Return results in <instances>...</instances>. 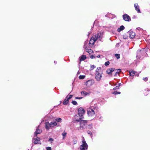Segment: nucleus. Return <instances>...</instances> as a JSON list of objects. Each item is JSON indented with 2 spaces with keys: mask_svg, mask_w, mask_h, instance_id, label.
I'll return each mask as SVG.
<instances>
[{
  "mask_svg": "<svg viewBox=\"0 0 150 150\" xmlns=\"http://www.w3.org/2000/svg\"><path fill=\"white\" fill-rule=\"evenodd\" d=\"M81 93L82 95H84V96H86L89 94L88 93L86 92L85 91H81Z\"/></svg>",
  "mask_w": 150,
  "mask_h": 150,
  "instance_id": "nucleus-22",
  "label": "nucleus"
},
{
  "mask_svg": "<svg viewBox=\"0 0 150 150\" xmlns=\"http://www.w3.org/2000/svg\"><path fill=\"white\" fill-rule=\"evenodd\" d=\"M115 69L114 68H111V69H108L106 70V73L108 74H110L112 73V72H114Z\"/></svg>",
  "mask_w": 150,
  "mask_h": 150,
  "instance_id": "nucleus-11",
  "label": "nucleus"
},
{
  "mask_svg": "<svg viewBox=\"0 0 150 150\" xmlns=\"http://www.w3.org/2000/svg\"><path fill=\"white\" fill-rule=\"evenodd\" d=\"M103 33H101L100 32H99L97 34L93 35V37L95 39H96V40H97L98 39L101 38L103 37Z\"/></svg>",
  "mask_w": 150,
  "mask_h": 150,
  "instance_id": "nucleus-5",
  "label": "nucleus"
},
{
  "mask_svg": "<svg viewBox=\"0 0 150 150\" xmlns=\"http://www.w3.org/2000/svg\"><path fill=\"white\" fill-rule=\"evenodd\" d=\"M121 71V69H116L115 70L114 72H115V74H114V76H116L117 74H119Z\"/></svg>",
  "mask_w": 150,
  "mask_h": 150,
  "instance_id": "nucleus-14",
  "label": "nucleus"
},
{
  "mask_svg": "<svg viewBox=\"0 0 150 150\" xmlns=\"http://www.w3.org/2000/svg\"><path fill=\"white\" fill-rule=\"evenodd\" d=\"M101 68L100 67H98L96 70V72H103L102 71H101Z\"/></svg>",
  "mask_w": 150,
  "mask_h": 150,
  "instance_id": "nucleus-24",
  "label": "nucleus"
},
{
  "mask_svg": "<svg viewBox=\"0 0 150 150\" xmlns=\"http://www.w3.org/2000/svg\"><path fill=\"white\" fill-rule=\"evenodd\" d=\"M135 36V33L133 31H130L129 32V37L130 38H133Z\"/></svg>",
  "mask_w": 150,
  "mask_h": 150,
  "instance_id": "nucleus-13",
  "label": "nucleus"
},
{
  "mask_svg": "<svg viewBox=\"0 0 150 150\" xmlns=\"http://www.w3.org/2000/svg\"><path fill=\"white\" fill-rule=\"evenodd\" d=\"M53 141H54V139L52 138H50L49 139V141H51V142H53Z\"/></svg>",
  "mask_w": 150,
  "mask_h": 150,
  "instance_id": "nucleus-38",
  "label": "nucleus"
},
{
  "mask_svg": "<svg viewBox=\"0 0 150 150\" xmlns=\"http://www.w3.org/2000/svg\"><path fill=\"white\" fill-rule=\"evenodd\" d=\"M42 130L40 129L39 128H38V127L36 129V131L35 132V135L37 137H37V135L38 134H40L42 132Z\"/></svg>",
  "mask_w": 150,
  "mask_h": 150,
  "instance_id": "nucleus-12",
  "label": "nucleus"
},
{
  "mask_svg": "<svg viewBox=\"0 0 150 150\" xmlns=\"http://www.w3.org/2000/svg\"><path fill=\"white\" fill-rule=\"evenodd\" d=\"M38 139L37 138H35L34 139V141L33 142L35 144H38V141L40 140V138H38Z\"/></svg>",
  "mask_w": 150,
  "mask_h": 150,
  "instance_id": "nucleus-20",
  "label": "nucleus"
},
{
  "mask_svg": "<svg viewBox=\"0 0 150 150\" xmlns=\"http://www.w3.org/2000/svg\"><path fill=\"white\" fill-rule=\"evenodd\" d=\"M134 7L135 10L137 11L138 13H141V12L139 8V7L138 4L135 3L134 4Z\"/></svg>",
  "mask_w": 150,
  "mask_h": 150,
  "instance_id": "nucleus-10",
  "label": "nucleus"
},
{
  "mask_svg": "<svg viewBox=\"0 0 150 150\" xmlns=\"http://www.w3.org/2000/svg\"><path fill=\"white\" fill-rule=\"evenodd\" d=\"M110 64V62L109 61H107L105 62V65L106 66Z\"/></svg>",
  "mask_w": 150,
  "mask_h": 150,
  "instance_id": "nucleus-35",
  "label": "nucleus"
},
{
  "mask_svg": "<svg viewBox=\"0 0 150 150\" xmlns=\"http://www.w3.org/2000/svg\"><path fill=\"white\" fill-rule=\"evenodd\" d=\"M90 57L91 59H93L95 57V55H91L90 56Z\"/></svg>",
  "mask_w": 150,
  "mask_h": 150,
  "instance_id": "nucleus-41",
  "label": "nucleus"
},
{
  "mask_svg": "<svg viewBox=\"0 0 150 150\" xmlns=\"http://www.w3.org/2000/svg\"><path fill=\"white\" fill-rule=\"evenodd\" d=\"M62 135L63 136V138L64 139L65 137H66L67 135V133L64 132V133H62Z\"/></svg>",
  "mask_w": 150,
  "mask_h": 150,
  "instance_id": "nucleus-34",
  "label": "nucleus"
},
{
  "mask_svg": "<svg viewBox=\"0 0 150 150\" xmlns=\"http://www.w3.org/2000/svg\"><path fill=\"white\" fill-rule=\"evenodd\" d=\"M87 114L89 116L92 117L95 116V112L94 110L92 108H89L88 109Z\"/></svg>",
  "mask_w": 150,
  "mask_h": 150,
  "instance_id": "nucleus-4",
  "label": "nucleus"
},
{
  "mask_svg": "<svg viewBox=\"0 0 150 150\" xmlns=\"http://www.w3.org/2000/svg\"><path fill=\"white\" fill-rule=\"evenodd\" d=\"M129 74L130 76H133L135 74V72L134 71H130L129 72Z\"/></svg>",
  "mask_w": 150,
  "mask_h": 150,
  "instance_id": "nucleus-23",
  "label": "nucleus"
},
{
  "mask_svg": "<svg viewBox=\"0 0 150 150\" xmlns=\"http://www.w3.org/2000/svg\"><path fill=\"white\" fill-rule=\"evenodd\" d=\"M93 83V81L92 80H88L86 82V86H87L88 87H89L92 85Z\"/></svg>",
  "mask_w": 150,
  "mask_h": 150,
  "instance_id": "nucleus-9",
  "label": "nucleus"
},
{
  "mask_svg": "<svg viewBox=\"0 0 150 150\" xmlns=\"http://www.w3.org/2000/svg\"><path fill=\"white\" fill-rule=\"evenodd\" d=\"M120 83H119L118 84L119 85L116 86L115 87H114L113 88V89L114 90H116L117 89H119L120 88Z\"/></svg>",
  "mask_w": 150,
  "mask_h": 150,
  "instance_id": "nucleus-25",
  "label": "nucleus"
},
{
  "mask_svg": "<svg viewBox=\"0 0 150 150\" xmlns=\"http://www.w3.org/2000/svg\"><path fill=\"white\" fill-rule=\"evenodd\" d=\"M115 56L117 59H118L120 58V55L119 54H115Z\"/></svg>",
  "mask_w": 150,
  "mask_h": 150,
  "instance_id": "nucleus-33",
  "label": "nucleus"
},
{
  "mask_svg": "<svg viewBox=\"0 0 150 150\" xmlns=\"http://www.w3.org/2000/svg\"><path fill=\"white\" fill-rule=\"evenodd\" d=\"M49 124L48 122H46L45 123V127L46 129H47L49 128Z\"/></svg>",
  "mask_w": 150,
  "mask_h": 150,
  "instance_id": "nucleus-19",
  "label": "nucleus"
},
{
  "mask_svg": "<svg viewBox=\"0 0 150 150\" xmlns=\"http://www.w3.org/2000/svg\"><path fill=\"white\" fill-rule=\"evenodd\" d=\"M125 28L123 25H122L117 29V31L118 32H120L121 31L124 29Z\"/></svg>",
  "mask_w": 150,
  "mask_h": 150,
  "instance_id": "nucleus-16",
  "label": "nucleus"
},
{
  "mask_svg": "<svg viewBox=\"0 0 150 150\" xmlns=\"http://www.w3.org/2000/svg\"><path fill=\"white\" fill-rule=\"evenodd\" d=\"M71 103L74 105H76L77 104V102L75 100L72 101Z\"/></svg>",
  "mask_w": 150,
  "mask_h": 150,
  "instance_id": "nucleus-31",
  "label": "nucleus"
},
{
  "mask_svg": "<svg viewBox=\"0 0 150 150\" xmlns=\"http://www.w3.org/2000/svg\"><path fill=\"white\" fill-rule=\"evenodd\" d=\"M100 54H98V55L97 56V57L98 58H100Z\"/></svg>",
  "mask_w": 150,
  "mask_h": 150,
  "instance_id": "nucleus-42",
  "label": "nucleus"
},
{
  "mask_svg": "<svg viewBox=\"0 0 150 150\" xmlns=\"http://www.w3.org/2000/svg\"><path fill=\"white\" fill-rule=\"evenodd\" d=\"M85 112L84 110L82 107L79 108L78 109V114L80 117L79 119L76 120V121L77 122H79L80 120L83 118V115H84Z\"/></svg>",
  "mask_w": 150,
  "mask_h": 150,
  "instance_id": "nucleus-1",
  "label": "nucleus"
},
{
  "mask_svg": "<svg viewBox=\"0 0 150 150\" xmlns=\"http://www.w3.org/2000/svg\"><path fill=\"white\" fill-rule=\"evenodd\" d=\"M83 98V97H76L75 98L76 99H81L82 98Z\"/></svg>",
  "mask_w": 150,
  "mask_h": 150,
  "instance_id": "nucleus-39",
  "label": "nucleus"
},
{
  "mask_svg": "<svg viewBox=\"0 0 150 150\" xmlns=\"http://www.w3.org/2000/svg\"><path fill=\"white\" fill-rule=\"evenodd\" d=\"M83 140L82 141V144L80 146V150H87L88 146L86 143L84 137H83Z\"/></svg>",
  "mask_w": 150,
  "mask_h": 150,
  "instance_id": "nucleus-2",
  "label": "nucleus"
},
{
  "mask_svg": "<svg viewBox=\"0 0 150 150\" xmlns=\"http://www.w3.org/2000/svg\"><path fill=\"white\" fill-rule=\"evenodd\" d=\"M55 120H56V121H57L58 122H60L62 121V119H61L60 118H57V119H55Z\"/></svg>",
  "mask_w": 150,
  "mask_h": 150,
  "instance_id": "nucleus-29",
  "label": "nucleus"
},
{
  "mask_svg": "<svg viewBox=\"0 0 150 150\" xmlns=\"http://www.w3.org/2000/svg\"><path fill=\"white\" fill-rule=\"evenodd\" d=\"M103 72H96L95 74V78L97 81H100L101 79Z\"/></svg>",
  "mask_w": 150,
  "mask_h": 150,
  "instance_id": "nucleus-3",
  "label": "nucleus"
},
{
  "mask_svg": "<svg viewBox=\"0 0 150 150\" xmlns=\"http://www.w3.org/2000/svg\"><path fill=\"white\" fill-rule=\"evenodd\" d=\"M57 123L56 122H51L49 124V126L50 127H54L56 125Z\"/></svg>",
  "mask_w": 150,
  "mask_h": 150,
  "instance_id": "nucleus-15",
  "label": "nucleus"
},
{
  "mask_svg": "<svg viewBox=\"0 0 150 150\" xmlns=\"http://www.w3.org/2000/svg\"><path fill=\"white\" fill-rule=\"evenodd\" d=\"M85 77L84 75H80L79 76V78L80 79H84Z\"/></svg>",
  "mask_w": 150,
  "mask_h": 150,
  "instance_id": "nucleus-27",
  "label": "nucleus"
},
{
  "mask_svg": "<svg viewBox=\"0 0 150 150\" xmlns=\"http://www.w3.org/2000/svg\"><path fill=\"white\" fill-rule=\"evenodd\" d=\"M120 93H121L120 92H118V91H115L112 93L113 94H115V95L119 94H120Z\"/></svg>",
  "mask_w": 150,
  "mask_h": 150,
  "instance_id": "nucleus-28",
  "label": "nucleus"
},
{
  "mask_svg": "<svg viewBox=\"0 0 150 150\" xmlns=\"http://www.w3.org/2000/svg\"><path fill=\"white\" fill-rule=\"evenodd\" d=\"M85 50L86 52H87L90 54L92 53L93 52V51L92 50H91V49H89L88 48H87V47L86 48Z\"/></svg>",
  "mask_w": 150,
  "mask_h": 150,
  "instance_id": "nucleus-18",
  "label": "nucleus"
},
{
  "mask_svg": "<svg viewBox=\"0 0 150 150\" xmlns=\"http://www.w3.org/2000/svg\"><path fill=\"white\" fill-rule=\"evenodd\" d=\"M143 79L145 81H148V78L147 77L144 78Z\"/></svg>",
  "mask_w": 150,
  "mask_h": 150,
  "instance_id": "nucleus-36",
  "label": "nucleus"
},
{
  "mask_svg": "<svg viewBox=\"0 0 150 150\" xmlns=\"http://www.w3.org/2000/svg\"><path fill=\"white\" fill-rule=\"evenodd\" d=\"M88 134H90L91 135L92 134L91 132H90V133L89 132V133H88Z\"/></svg>",
  "mask_w": 150,
  "mask_h": 150,
  "instance_id": "nucleus-43",
  "label": "nucleus"
},
{
  "mask_svg": "<svg viewBox=\"0 0 150 150\" xmlns=\"http://www.w3.org/2000/svg\"><path fill=\"white\" fill-rule=\"evenodd\" d=\"M77 142V141L76 139H74L72 141L73 144L74 145L76 144Z\"/></svg>",
  "mask_w": 150,
  "mask_h": 150,
  "instance_id": "nucleus-32",
  "label": "nucleus"
},
{
  "mask_svg": "<svg viewBox=\"0 0 150 150\" xmlns=\"http://www.w3.org/2000/svg\"><path fill=\"white\" fill-rule=\"evenodd\" d=\"M69 100H68L67 99H65L64 101H63V104L64 105H67L69 103Z\"/></svg>",
  "mask_w": 150,
  "mask_h": 150,
  "instance_id": "nucleus-21",
  "label": "nucleus"
},
{
  "mask_svg": "<svg viewBox=\"0 0 150 150\" xmlns=\"http://www.w3.org/2000/svg\"><path fill=\"white\" fill-rule=\"evenodd\" d=\"M86 58V55H82L81 57H80L79 58L80 59V62H81L82 61H83L85 60Z\"/></svg>",
  "mask_w": 150,
  "mask_h": 150,
  "instance_id": "nucleus-17",
  "label": "nucleus"
},
{
  "mask_svg": "<svg viewBox=\"0 0 150 150\" xmlns=\"http://www.w3.org/2000/svg\"><path fill=\"white\" fill-rule=\"evenodd\" d=\"M46 149L47 150H52L51 147H47Z\"/></svg>",
  "mask_w": 150,
  "mask_h": 150,
  "instance_id": "nucleus-40",
  "label": "nucleus"
},
{
  "mask_svg": "<svg viewBox=\"0 0 150 150\" xmlns=\"http://www.w3.org/2000/svg\"><path fill=\"white\" fill-rule=\"evenodd\" d=\"M96 39L92 36L90 40L89 45L90 46H92L94 45L95 42L96 41Z\"/></svg>",
  "mask_w": 150,
  "mask_h": 150,
  "instance_id": "nucleus-8",
  "label": "nucleus"
},
{
  "mask_svg": "<svg viewBox=\"0 0 150 150\" xmlns=\"http://www.w3.org/2000/svg\"><path fill=\"white\" fill-rule=\"evenodd\" d=\"M68 95L67 96L66 98L68 100H69L72 97L73 95H70L69 96V97H68Z\"/></svg>",
  "mask_w": 150,
  "mask_h": 150,
  "instance_id": "nucleus-26",
  "label": "nucleus"
},
{
  "mask_svg": "<svg viewBox=\"0 0 150 150\" xmlns=\"http://www.w3.org/2000/svg\"><path fill=\"white\" fill-rule=\"evenodd\" d=\"M123 20L125 21H131L130 17L127 14H125L122 16Z\"/></svg>",
  "mask_w": 150,
  "mask_h": 150,
  "instance_id": "nucleus-6",
  "label": "nucleus"
},
{
  "mask_svg": "<svg viewBox=\"0 0 150 150\" xmlns=\"http://www.w3.org/2000/svg\"><path fill=\"white\" fill-rule=\"evenodd\" d=\"M96 67L94 65H91V68L90 69V70H92L95 68Z\"/></svg>",
  "mask_w": 150,
  "mask_h": 150,
  "instance_id": "nucleus-30",
  "label": "nucleus"
},
{
  "mask_svg": "<svg viewBox=\"0 0 150 150\" xmlns=\"http://www.w3.org/2000/svg\"><path fill=\"white\" fill-rule=\"evenodd\" d=\"M80 126L81 127H82L83 128V126H85L86 125L87 123V120H80Z\"/></svg>",
  "mask_w": 150,
  "mask_h": 150,
  "instance_id": "nucleus-7",
  "label": "nucleus"
},
{
  "mask_svg": "<svg viewBox=\"0 0 150 150\" xmlns=\"http://www.w3.org/2000/svg\"><path fill=\"white\" fill-rule=\"evenodd\" d=\"M143 93L144 94V95H146L148 94V92L147 91H145L143 92Z\"/></svg>",
  "mask_w": 150,
  "mask_h": 150,
  "instance_id": "nucleus-37",
  "label": "nucleus"
}]
</instances>
